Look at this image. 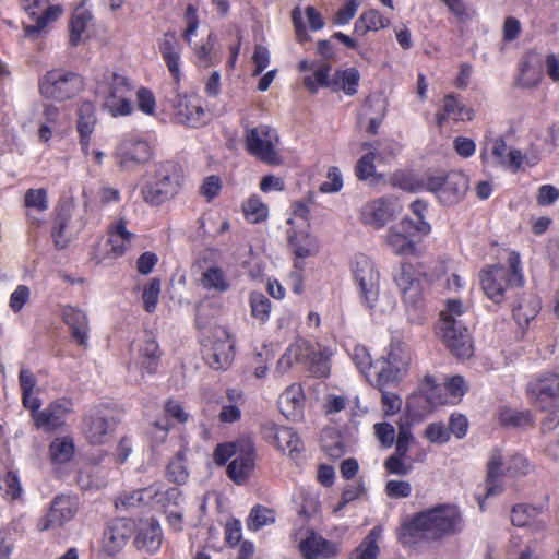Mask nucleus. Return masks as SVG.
<instances>
[{"label":"nucleus","instance_id":"f257e3e1","mask_svg":"<svg viewBox=\"0 0 559 559\" xmlns=\"http://www.w3.org/2000/svg\"><path fill=\"white\" fill-rule=\"evenodd\" d=\"M463 530L464 519L459 507L440 503L406 519L397 530V540L403 547L412 548L423 542H439L457 535Z\"/></svg>","mask_w":559,"mask_h":559},{"label":"nucleus","instance_id":"f03ea898","mask_svg":"<svg viewBox=\"0 0 559 559\" xmlns=\"http://www.w3.org/2000/svg\"><path fill=\"white\" fill-rule=\"evenodd\" d=\"M479 278L485 295L493 302L501 304L508 289L521 288L524 285L520 254L510 252L508 267L502 264L489 265L480 272Z\"/></svg>","mask_w":559,"mask_h":559},{"label":"nucleus","instance_id":"7ed1b4c3","mask_svg":"<svg viewBox=\"0 0 559 559\" xmlns=\"http://www.w3.org/2000/svg\"><path fill=\"white\" fill-rule=\"evenodd\" d=\"M183 171L179 164L166 160L155 165L153 177L141 189L145 203L158 206L174 199L181 189Z\"/></svg>","mask_w":559,"mask_h":559},{"label":"nucleus","instance_id":"20e7f679","mask_svg":"<svg viewBox=\"0 0 559 559\" xmlns=\"http://www.w3.org/2000/svg\"><path fill=\"white\" fill-rule=\"evenodd\" d=\"M419 185L436 194L438 200L447 206L460 203L468 190V178L462 173L452 170L447 174L427 173Z\"/></svg>","mask_w":559,"mask_h":559},{"label":"nucleus","instance_id":"39448f33","mask_svg":"<svg viewBox=\"0 0 559 559\" xmlns=\"http://www.w3.org/2000/svg\"><path fill=\"white\" fill-rule=\"evenodd\" d=\"M83 86L84 81L80 74L61 68L47 71L38 82L40 95L56 102L72 99Z\"/></svg>","mask_w":559,"mask_h":559},{"label":"nucleus","instance_id":"423d86ee","mask_svg":"<svg viewBox=\"0 0 559 559\" xmlns=\"http://www.w3.org/2000/svg\"><path fill=\"white\" fill-rule=\"evenodd\" d=\"M280 143L277 131L270 126L261 124L245 131L247 152L260 162L278 166L283 163L276 146Z\"/></svg>","mask_w":559,"mask_h":559},{"label":"nucleus","instance_id":"0eeeda50","mask_svg":"<svg viewBox=\"0 0 559 559\" xmlns=\"http://www.w3.org/2000/svg\"><path fill=\"white\" fill-rule=\"evenodd\" d=\"M132 86L121 74L114 73L107 85L99 87L102 107L112 117L128 116L133 111L131 102Z\"/></svg>","mask_w":559,"mask_h":559},{"label":"nucleus","instance_id":"6e6552de","mask_svg":"<svg viewBox=\"0 0 559 559\" xmlns=\"http://www.w3.org/2000/svg\"><path fill=\"white\" fill-rule=\"evenodd\" d=\"M117 425L115 412L107 405L92 407L83 418L82 430L91 444L99 445L108 441Z\"/></svg>","mask_w":559,"mask_h":559},{"label":"nucleus","instance_id":"1a4fd4ad","mask_svg":"<svg viewBox=\"0 0 559 559\" xmlns=\"http://www.w3.org/2000/svg\"><path fill=\"white\" fill-rule=\"evenodd\" d=\"M41 401L35 400L27 408L37 429L55 431L66 425V416L72 412L71 400L62 397L50 402L47 407L40 409Z\"/></svg>","mask_w":559,"mask_h":559},{"label":"nucleus","instance_id":"9d476101","mask_svg":"<svg viewBox=\"0 0 559 559\" xmlns=\"http://www.w3.org/2000/svg\"><path fill=\"white\" fill-rule=\"evenodd\" d=\"M439 332L447 348L459 359L472 357L474 347L466 326L456 319L444 318L439 324Z\"/></svg>","mask_w":559,"mask_h":559},{"label":"nucleus","instance_id":"9b49d317","mask_svg":"<svg viewBox=\"0 0 559 559\" xmlns=\"http://www.w3.org/2000/svg\"><path fill=\"white\" fill-rule=\"evenodd\" d=\"M420 274L409 263H401L394 271L393 278L408 309L415 311L424 307V294Z\"/></svg>","mask_w":559,"mask_h":559},{"label":"nucleus","instance_id":"f8f14e48","mask_svg":"<svg viewBox=\"0 0 559 559\" xmlns=\"http://www.w3.org/2000/svg\"><path fill=\"white\" fill-rule=\"evenodd\" d=\"M353 274L359 286L361 299L367 307L372 308L379 295V273L372 261L365 254L356 255L353 261Z\"/></svg>","mask_w":559,"mask_h":559},{"label":"nucleus","instance_id":"ddd939ff","mask_svg":"<svg viewBox=\"0 0 559 559\" xmlns=\"http://www.w3.org/2000/svg\"><path fill=\"white\" fill-rule=\"evenodd\" d=\"M79 510L75 497L60 495L53 498L48 512L37 522V530L46 532L64 526L73 520Z\"/></svg>","mask_w":559,"mask_h":559},{"label":"nucleus","instance_id":"4468645a","mask_svg":"<svg viewBox=\"0 0 559 559\" xmlns=\"http://www.w3.org/2000/svg\"><path fill=\"white\" fill-rule=\"evenodd\" d=\"M240 453L227 465L228 477L237 485H245L255 467V447L251 437L238 438Z\"/></svg>","mask_w":559,"mask_h":559},{"label":"nucleus","instance_id":"2eb2a0df","mask_svg":"<svg viewBox=\"0 0 559 559\" xmlns=\"http://www.w3.org/2000/svg\"><path fill=\"white\" fill-rule=\"evenodd\" d=\"M235 356V343L225 328H218L214 333L212 346L205 352L204 359L214 370H226Z\"/></svg>","mask_w":559,"mask_h":559},{"label":"nucleus","instance_id":"dca6fc26","mask_svg":"<svg viewBox=\"0 0 559 559\" xmlns=\"http://www.w3.org/2000/svg\"><path fill=\"white\" fill-rule=\"evenodd\" d=\"M116 158L122 170L133 171L151 160L152 148L144 140L128 139L118 146Z\"/></svg>","mask_w":559,"mask_h":559},{"label":"nucleus","instance_id":"f3484780","mask_svg":"<svg viewBox=\"0 0 559 559\" xmlns=\"http://www.w3.org/2000/svg\"><path fill=\"white\" fill-rule=\"evenodd\" d=\"M531 402L540 409H550L559 404V374L549 373L527 386Z\"/></svg>","mask_w":559,"mask_h":559},{"label":"nucleus","instance_id":"a211bd4d","mask_svg":"<svg viewBox=\"0 0 559 559\" xmlns=\"http://www.w3.org/2000/svg\"><path fill=\"white\" fill-rule=\"evenodd\" d=\"M22 9L35 21L33 25H25L26 35L39 33L52 21L59 19L62 10L57 5H48L49 0H20Z\"/></svg>","mask_w":559,"mask_h":559},{"label":"nucleus","instance_id":"6ab92c4d","mask_svg":"<svg viewBox=\"0 0 559 559\" xmlns=\"http://www.w3.org/2000/svg\"><path fill=\"white\" fill-rule=\"evenodd\" d=\"M134 523L129 519H116L108 523L103 534L105 550L114 555L118 552L132 536Z\"/></svg>","mask_w":559,"mask_h":559},{"label":"nucleus","instance_id":"aec40b11","mask_svg":"<svg viewBox=\"0 0 559 559\" xmlns=\"http://www.w3.org/2000/svg\"><path fill=\"white\" fill-rule=\"evenodd\" d=\"M176 122L189 128H199L206 123L204 108L188 97L179 96L174 105Z\"/></svg>","mask_w":559,"mask_h":559},{"label":"nucleus","instance_id":"412c9836","mask_svg":"<svg viewBox=\"0 0 559 559\" xmlns=\"http://www.w3.org/2000/svg\"><path fill=\"white\" fill-rule=\"evenodd\" d=\"M163 532L155 519L139 522L134 544L139 550L155 554L162 545Z\"/></svg>","mask_w":559,"mask_h":559},{"label":"nucleus","instance_id":"4be33fe9","mask_svg":"<svg viewBox=\"0 0 559 559\" xmlns=\"http://www.w3.org/2000/svg\"><path fill=\"white\" fill-rule=\"evenodd\" d=\"M62 320L69 328L73 340L83 347H87L90 323L86 313L73 306L62 308Z\"/></svg>","mask_w":559,"mask_h":559},{"label":"nucleus","instance_id":"5701e85b","mask_svg":"<svg viewBox=\"0 0 559 559\" xmlns=\"http://www.w3.org/2000/svg\"><path fill=\"white\" fill-rule=\"evenodd\" d=\"M299 550L305 559H329L337 554V547L334 543L326 540L314 532H310L300 542Z\"/></svg>","mask_w":559,"mask_h":559},{"label":"nucleus","instance_id":"b1692460","mask_svg":"<svg viewBox=\"0 0 559 559\" xmlns=\"http://www.w3.org/2000/svg\"><path fill=\"white\" fill-rule=\"evenodd\" d=\"M76 129L80 135V145L85 155H88L91 135L94 132L97 118L95 106L92 102H83L78 109Z\"/></svg>","mask_w":559,"mask_h":559},{"label":"nucleus","instance_id":"393cba45","mask_svg":"<svg viewBox=\"0 0 559 559\" xmlns=\"http://www.w3.org/2000/svg\"><path fill=\"white\" fill-rule=\"evenodd\" d=\"M304 392L300 385H289L278 397L281 413L290 420H299L304 414Z\"/></svg>","mask_w":559,"mask_h":559},{"label":"nucleus","instance_id":"a878e982","mask_svg":"<svg viewBox=\"0 0 559 559\" xmlns=\"http://www.w3.org/2000/svg\"><path fill=\"white\" fill-rule=\"evenodd\" d=\"M160 358L162 350L155 336L151 332H145L138 350V364L143 371L153 374L157 371Z\"/></svg>","mask_w":559,"mask_h":559},{"label":"nucleus","instance_id":"bb28decb","mask_svg":"<svg viewBox=\"0 0 559 559\" xmlns=\"http://www.w3.org/2000/svg\"><path fill=\"white\" fill-rule=\"evenodd\" d=\"M503 456L499 449H493L487 464L485 480V498L497 496L503 491Z\"/></svg>","mask_w":559,"mask_h":559},{"label":"nucleus","instance_id":"cd10ccee","mask_svg":"<svg viewBox=\"0 0 559 559\" xmlns=\"http://www.w3.org/2000/svg\"><path fill=\"white\" fill-rule=\"evenodd\" d=\"M543 511L544 507L542 504H516L512 508L511 522L513 525L519 527L530 526L533 532L544 531L547 523L543 520H537V516L543 513Z\"/></svg>","mask_w":559,"mask_h":559},{"label":"nucleus","instance_id":"c85d7f7f","mask_svg":"<svg viewBox=\"0 0 559 559\" xmlns=\"http://www.w3.org/2000/svg\"><path fill=\"white\" fill-rule=\"evenodd\" d=\"M542 64L543 57L538 51L535 49L527 51L521 63L518 84L525 88L537 85L542 79Z\"/></svg>","mask_w":559,"mask_h":559},{"label":"nucleus","instance_id":"c756f323","mask_svg":"<svg viewBox=\"0 0 559 559\" xmlns=\"http://www.w3.org/2000/svg\"><path fill=\"white\" fill-rule=\"evenodd\" d=\"M391 216L389 204L383 199L368 202L361 209V222L376 229L382 228L391 219Z\"/></svg>","mask_w":559,"mask_h":559},{"label":"nucleus","instance_id":"7c9ffc66","mask_svg":"<svg viewBox=\"0 0 559 559\" xmlns=\"http://www.w3.org/2000/svg\"><path fill=\"white\" fill-rule=\"evenodd\" d=\"M416 230L402 229V221L392 226L386 235V243L397 255H409L415 252V242L409 239V235H414Z\"/></svg>","mask_w":559,"mask_h":559},{"label":"nucleus","instance_id":"2f4dec72","mask_svg":"<svg viewBox=\"0 0 559 559\" xmlns=\"http://www.w3.org/2000/svg\"><path fill=\"white\" fill-rule=\"evenodd\" d=\"M388 367H392L391 373H382V382H399L407 372L409 366V355L402 349V347H392L388 354L386 359H383Z\"/></svg>","mask_w":559,"mask_h":559},{"label":"nucleus","instance_id":"473e14b6","mask_svg":"<svg viewBox=\"0 0 559 559\" xmlns=\"http://www.w3.org/2000/svg\"><path fill=\"white\" fill-rule=\"evenodd\" d=\"M159 51L174 78H178L179 68V43L174 31H167L159 41Z\"/></svg>","mask_w":559,"mask_h":559},{"label":"nucleus","instance_id":"72a5a7b5","mask_svg":"<svg viewBox=\"0 0 559 559\" xmlns=\"http://www.w3.org/2000/svg\"><path fill=\"white\" fill-rule=\"evenodd\" d=\"M540 310V300L533 295H524L518 304H513L512 313L518 325L522 329L528 326Z\"/></svg>","mask_w":559,"mask_h":559},{"label":"nucleus","instance_id":"f704fd0d","mask_svg":"<svg viewBox=\"0 0 559 559\" xmlns=\"http://www.w3.org/2000/svg\"><path fill=\"white\" fill-rule=\"evenodd\" d=\"M153 493L151 492V502L158 506L164 513L168 510H178L182 508L183 496L182 491L177 487H170L162 490L156 485H151Z\"/></svg>","mask_w":559,"mask_h":559},{"label":"nucleus","instance_id":"c9c22d12","mask_svg":"<svg viewBox=\"0 0 559 559\" xmlns=\"http://www.w3.org/2000/svg\"><path fill=\"white\" fill-rule=\"evenodd\" d=\"M126 222L119 219L110 229L107 243L110 246V252L115 257H121L131 245L133 234L127 230Z\"/></svg>","mask_w":559,"mask_h":559},{"label":"nucleus","instance_id":"e433bc0d","mask_svg":"<svg viewBox=\"0 0 559 559\" xmlns=\"http://www.w3.org/2000/svg\"><path fill=\"white\" fill-rule=\"evenodd\" d=\"M409 207L415 218H403L402 229L416 230L420 235L429 234L431 230V226L428 222L425 221V212L427 210V204L421 200H416L411 203Z\"/></svg>","mask_w":559,"mask_h":559},{"label":"nucleus","instance_id":"4c0bfd02","mask_svg":"<svg viewBox=\"0 0 559 559\" xmlns=\"http://www.w3.org/2000/svg\"><path fill=\"white\" fill-rule=\"evenodd\" d=\"M288 241L294 249V254L300 259L312 257L319 251L316 237L304 231L289 235Z\"/></svg>","mask_w":559,"mask_h":559},{"label":"nucleus","instance_id":"58836bf2","mask_svg":"<svg viewBox=\"0 0 559 559\" xmlns=\"http://www.w3.org/2000/svg\"><path fill=\"white\" fill-rule=\"evenodd\" d=\"M499 423L511 428H528L533 426V418L530 411H518L508 406L499 409Z\"/></svg>","mask_w":559,"mask_h":559},{"label":"nucleus","instance_id":"ea45409f","mask_svg":"<svg viewBox=\"0 0 559 559\" xmlns=\"http://www.w3.org/2000/svg\"><path fill=\"white\" fill-rule=\"evenodd\" d=\"M492 155L497 158L498 163L519 169L522 165V154L519 150L511 148L508 151V146L502 138L493 140Z\"/></svg>","mask_w":559,"mask_h":559},{"label":"nucleus","instance_id":"a19ab883","mask_svg":"<svg viewBox=\"0 0 559 559\" xmlns=\"http://www.w3.org/2000/svg\"><path fill=\"white\" fill-rule=\"evenodd\" d=\"M151 492L153 493V489L151 488V486H148L145 488L122 493L116 499L115 506L117 509L129 511L133 508L141 506L142 503H150Z\"/></svg>","mask_w":559,"mask_h":559},{"label":"nucleus","instance_id":"79ce46f5","mask_svg":"<svg viewBox=\"0 0 559 559\" xmlns=\"http://www.w3.org/2000/svg\"><path fill=\"white\" fill-rule=\"evenodd\" d=\"M330 354L326 347L319 346L318 349L313 346L311 356L306 365L309 372L317 378H325L330 373L329 365Z\"/></svg>","mask_w":559,"mask_h":559},{"label":"nucleus","instance_id":"37998d69","mask_svg":"<svg viewBox=\"0 0 559 559\" xmlns=\"http://www.w3.org/2000/svg\"><path fill=\"white\" fill-rule=\"evenodd\" d=\"M216 41V36L210 33L205 43L201 45L194 44L192 47L200 67L209 68L218 62L219 58L215 52Z\"/></svg>","mask_w":559,"mask_h":559},{"label":"nucleus","instance_id":"c03bdc74","mask_svg":"<svg viewBox=\"0 0 559 559\" xmlns=\"http://www.w3.org/2000/svg\"><path fill=\"white\" fill-rule=\"evenodd\" d=\"M50 459L53 463L64 464L74 454V442L70 437L56 438L49 447Z\"/></svg>","mask_w":559,"mask_h":559},{"label":"nucleus","instance_id":"a18cd8bd","mask_svg":"<svg viewBox=\"0 0 559 559\" xmlns=\"http://www.w3.org/2000/svg\"><path fill=\"white\" fill-rule=\"evenodd\" d=\"M201 284L205 289H213L221 293L226 292L229 288V283L225 273L217 266H211L202 273Z\"/></svg>","mask_w":559,"mask_h":559},{"label":"nucleus","instance_id":"49530a36","mask_svg":"<svg viewBox=\"0 0 559 559\" xmlns=\"http://www.w3.org/2000/svg\"><path fill=\"white\" fill-rule=\"evenodd\" d=\"M92 20V14L86 10H76L70 21V44L78 46L82 40L88 22Z\"/></svg>","mask_w":559,"mask_h":559},{"label":"nucleus","instance_id":"de8ad7c7","mask_svg":"<svg viewBox=\"0 0 559 559\" xmlns=\"http://www.w3.org/2000/svg\"><path fill=\"white\" fill-rule=\"evenodd\" d=\"M242 211L247 221L253 224L265 221L269 215L267 206L255 195L243 202Z\"/></svg>","mask_w":559,"mask_h":559},{"label":"nucleus","instance_id":"09e8293b","mask_svg":"<svg viewBox=\"0 0 559 559\" xmlns=\"http://www.w3.org/2000/svg\"><path fill=\"white\" fill-rule=\"evenodd\" d=\"M185 451H178L175 457L167 465L166 476L168 480L176 484H183L187 481L189 473L185 465Z\"/></svg>","mask_w":559,"mask_h":559},{"label":"nucleus","instance_id":"8fccbe9b","mask_svg":"<svg viewBox=\"0 0 559 559\" xmlns=\"http://www.w3.org/2000/svg\"><path fill=\"white\" fill-rule=\"evenodd\" d=\"M443 111L454 120H472L474 111L462 105L453 94H449L443 100Z\"/></svg>","mask_w":559,"mask_h":559},{"label":"nucleus","instance_id":"3c124183","mask_svg":"<svg viewBox=\"0 0 559 559\" xmlns=\"http://www.w3.org/2000/svg\"><path fill=\"white\" fill-rule=\"evenodd\" d=\"M275 447L283 452L288 451L289 455L294 457V453L298 454L301 451L302 443L292 428L282 427V430L278 432V442H276Z\"/></svg>","mask_w":559,"mask_h":559},{"label":"nucleus","instance_id":"603ef678","mask_svg":"<svg viewBox=\"0 0 559 559\" xmlns=\"http://www.w3.org/2000/svg\"><path fill=\"white\" fill-rule=\"evenodd\" d=\"M19 383L22 391V404L25 408H28L33 401L40 400L39 397L33 396L37 380L29 369H21L19 373Z\"/></svg>","mask_w":559,"mask_h":559},{"label":"nucleus","instance_id":"864d4df0","mask_svg":"<svg viewBox=\"0 0 559 559\" xmlns=\"http://www.w3.org/2000/svg\"><path fill=\"white\" fill-rule=\"evenodd\" d=\"M274 521L273 510L258 504L251 509L247 520V527L250 531H259L263 526L274 523Z\"/></svg>","mask_w":559,"mask_h":559},{"label":"nucleus","instance_id":"5fc2aeb1","mask_svg":"<svg viewBox=\"0 0 559 559\" xmlns=\"http://www.w3.org/2000/svg\"><path fill=\"white\" fill-rule=\"evenodd\" d=\"M331 71V66L328 63L319 67L313 75H307L304 79V85L311 92L312 94L317 93L319 86L332 87L335 83L329 80V74Z\"/></svg>","mask_w":559,"mask_h":559},{"label":"nucleus","instance_id":"6e6d98bb","mask_svg":"<svg viewBox=\"0 0 559 559\" xmlns=\"http://www.w3.org/2000/svg\"><path fill=\"white\" fill-rule=\"evenodd\" d=\"M321 444L326 455L337 460L345 454V444L340 435L334 431H325L321 438Z\"/></svg>","mask_w":559,"mask_h":559},{"label":"nucleus","instance_id":"4d7b16f0","mask_svg":"<svg viewBox=\"0 0 559 559\" xmlns=\"http://www.w3.org/2000/svg\"><path fill=\"white\" fill-rule=\"evenodd\" d=\"M251 314L264 323L269 320L271 312V300L262 293L253 292L250 295Z\"/></svg>","mask_w":559,"mask_h":559},{"label":"nucleus","instance_id":"13d9d810","mask_svg":"<svg viewBox=\"0 0 559 559\" xmlns=\"http://www.w3.org/2000/svg\"><path fill=\"white\" fill-rule=\"evenodd\" d=\"M0 491L5 499L14 500L21 496L22 488L17 476L13 472H7L0 476Z\"/></svg>","mask_w":559,"mask_h":559},{"label":"nucleus","instance_id":"bf43d9fd","mask_svg":"<svg viewBox=\"0 0 559 559\" xmlns=\"http://www.w3.org/2000/svg\"><path fill=\"white\" fill-rule=\"evenodd\" d=\"M407 455L401 454L399 455L397 452H394L390 456H388L384 461V468L389 474L399 475V476H406L408 475L412 469L413 465L409 463L407 464L405 462V459Z\"/></svg>","mask_w":559,"mask_h":559},{"label":"nucleus","instance_id":"052dcab7","mask_svg":"<svg viewBox=\"0 0 559 559\" xmlns=\"http://www.w3.org/2000/svg\"><path fill=\"white\" fill-rule=\"evenodd\" d=\"M380 527H373L365 537L362 544L358 548L361 550L360 559H377L379 554L378 539L380 537Z\"/></svg>","mask_w":559,"mask_h":559},{"label":"nucleus","instance_id":"680f3d73","mask_svg":"<svg viewBox=\"0 0 559 559\" xmlns=\"http://www.w3.org/2000/svg\"><path fill=\"white\" fill-rule=\"evenodd\" d=\"M336 76L341 80L342 90L346 95L353 96L357 93L360 74L356 68L337 71Z\"/></svg>","mask_w":559,"mask_h":559},{"label":"nucleus","instance_id":"e2e57ef3","mask_svg":"<svg viewBox=\"0 0 559 559\" xmlns=\"http://www.w3.org/2000/svg\"><path fill=\"white\" fill-rule=\"evenodd\" d=\"M24 204L26 207L35 209L39 212L46 211L48 209L46 189H28L24 195Z\"/></svg>","mask_w":559,"mask_h":559},{"label":"nucleus","instance_id":"0e129e2a","mask_svg":"<svg viewBox=\"0 0 559 559\" xmlns=\"http://www.w3.org/2000/svg\"><path fill=\"white\" fill-rule=\"evenodd\" d=\"M313 346L314 345L311 342L299 337L288 347L292 353V356H294L295 361L306 367L309 357L311 356Z\"/></svg>","mask_w":559,"mask_h":559},{"label":"nucleus","instance_id":"69168bd1","mask_svg":"<svg viewBox=\"0 0 559 559\" xmlns=\"http://www.w3.org/2000/svg\"><path fill=\"white\" fill-rule=\"evenodd\" d=\"M159 294L160 281L158 278H152L150 283L144 287L142 295L144 309L147 312L152 313L155 311Z\"/></svg>","mask_w":559,"mask_h":559},{"label":"nucleus","instance_id":"338daca9","mask_svg":"<svg viewBox=\"0 0 559 559\" xmlns=\"http://www.w3.org/2000/svg\"><path fill=\"white\" fill-rule=\"evenodd\" d=\"M353 361L366 377L372 376L371 370L374 369V365L372 364L371 356L365 346L357 345L354 347Z\"/></svg>","mask_w":559,"mask_h":559},{"label":"nucleus","instance_id":"774afa93","mask_svg":"<svg viewBox=\"0 0 559 559\" xmlns=\"http://www.w3.org/2000/svg\"><path fill=\"white\" fill-rule=\"evenodd\" d=\"M385 495L391 499H405L412 493V486L407 480L391 479L384 487Z\"/></svg>","mask_w":559,"mask_h":559}]
</instances>
